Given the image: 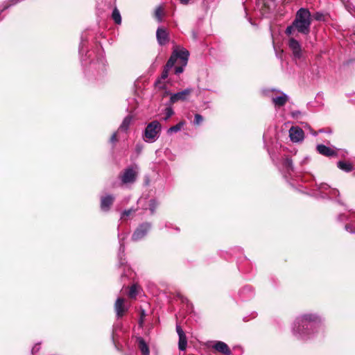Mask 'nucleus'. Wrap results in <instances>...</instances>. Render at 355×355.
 <instances>
[{"instance_id":"obj_42","label":"nucleus","mask_w":355,"mask_h":355,"mask_svg":"<svg viewBox=\"0 0 355 355\" xmlns=\"http://www.w3.org/2000/svg\"><path fill=\"white\" fill-rule=\"evenodd\" d=\"M83 46H84V43L82 41L80 44V47H79V52H80V53H82V52L83 51Z\"/></svg>"},{"instance_id":"obj_15","label":"nucleus","mask_w":355,"mask_h":355,"mask_svg":"<svg viewBox=\"0 0 355 355\" xmlns=\"http://www.w3.org/2000/svg\"><path fill=\"white\" fill-rule=\"evenodd\" d=\"M214 348L224 354L229 355L231 354V351L226 343L222 341H218L214 345Z\"/></svg>"},{"instance_id":"obj_22","label":"nucleus","mask_w":355,"mask_h":355,"mask_svg":"<svg viewBox=\"0 0 355 355\" xmlns=\"http://www.w3.org/2000/svg\"><path fill=\"white\" fill-rule=\"evenodd\" d=\"M119 264L121 266L123 265L124 263L122 261V256L123 255L124 251H125V246L123 243L122 242L121 239H120L119 241Z\"/></svg>"},{"instance_id":"obj_7","label":"nucleus","mask_w":355,"mask_h":355,"mask_svg":"<svg viewBox=\"0 0 355 355\" xmlns=\"http://www.w3.org/2000/svg\"><path fill=\"white\" fill-rule=\"evenodd\" d=\"M193 92V89L191 88H187L181 92L171 94L170 97L169 103L170 105L177 103L178 101H186L189 96Z\"/></svg>"},{"instance_id":"obj_14","label":"nucleus","mask_w":355,"mask_h":355,"mask_svg":"<svg viewBox=\"0 0 355 355\" xmlns=\"http://www.w3.org/2000/svg\"><path fill=\"white\" fill-rule=\"evenodd\" d=\"M114 200V196L110 194L101 197V209L103 211H109L111 205Z\"/></svg>"},{"instance_id":"obj_31","label":"nucleus","mask_w":355,"mask_h":355,"mask_svg":"<svg viewBox=\"0 0 355 355\" xmlns=\"http://www.w3.org/2000/svg\"><path fill=\"white\" fill-rule=\"evenodd\" d=\"M181 64H182V65H181V66L176 67L175 68V74H180V73H182V72H183V71H184V67L185 66H183V62H181Z\"/></svg>"},{"instance_id":"obj_12","label":"nucleus","mask_w":355,"mask_h":355,"mask_svg":"<svg viewBox=\"0 0 355 355\" xmlns=\"http://www.w3.org/2000/svg\"><path fill=\"white\" fill-rule=\"evenodd\" d=\"M316 150L320 155L326 157H334L337 155V152L334 148H329L324 144L317 145Z\"/></svg>"},{"instance_id":"obj_9","label":"nucleus","mask_w":355,"mask_h":355,"mask_svg":"<svg viewBox=\"0 0 355 355\" xmlns=\"http://www.w3.org/2000/svg\"><path fill=\"white\" fill-rule=\"evenodd\" d=\"M271 91H275L279 94V96H270L272 103L275 107L284 106L288 101V96L285 93L277 89H271Z\"/></svg>"},{"instance_id":"obj_20","label":"nucleus","mask_w":355,"mask_h":355,"mask_svg":"<svg viewBox=\"0 0 355 355\" xmlns=\"http://www.w3.org/2000/svg\"><path fill=\"white\" fill-rule=\"evenodd\" d=\"M139 349L144 355H148L149 354L148 347L143 339L139 340Z\"/></svg>"},{"instance_id":"obj_43","label":"nucleus","mask_w":355,"mask_h":355,"mask_svg":"<svg viewBox=\"0 0 355 355\" xmlns=\"http://www.w3.org/2000/svg\"><path fill=\"white\" fill-rule=\"evenodd\" d=\"M346 218H347V217L345 216V214H341V215H339V216H338V219H339L340 220H345V219H346Z\"/></svg>"},{"instance_id":"obj_32","label":"nucleus","mask_w":355,"mask_h":355,"mask_svg":"<svg viewBox=\"0 0 355 355\" xmlns=\"http://www.w3.org/2000/svg\"><path fill=\"white\" fill-rule=\"evenodd\" d=\"M345 230L350 233H355V227H353L352 224H347L345 225Z\"/></svg>"},{"instance_id":"obj_24","label":"nucleus","mask_w":355,"mask_h":355,"mask_svg":"<svg viewBox=\"0 0 355 355\" xmlns=\"http://www.w3.org/2000/svg\"><path fill=\"white\" fill-rule=\"evenodd\" d=\"M164 112H165V115L166 116H165L164 119L165 121H167L174 114V111H173V108L171 106L167 107L165 109Z\"/></svg>"},{"instance_id":"obj_4","label":"nucleus","mask_w":355,"mask_h":355,"mask_svg":"<svg viewBox=\"0 0 355 355\" xmlns=\"http://www.w3.org/2000/svg\"><path fill=\"white\" fill-rule=\"evenodd\" d=\"M189 55V51L184 49L181 50L175 49L172 53L166 65L167 66V68H172L176 62L177 60L180 59L181 62H183V66H186L187 64Z\"/></svg>"},{"instance_id":"obj_13","label":"nucleus","mask_w":355,"mask_h":355,"mask_svg":"<svg viewBox=\"0 0 355 355\" xmlns=\"http://www.w3.org/2000/svg\"><path fill=\"white\" fill-rule=\"evenodd\" d=\"M114 309L116 316L121 318L128 311V308L124 304V299L119 297L116 299L114 304Z\"/></svg>"},{"instance_id":"obj_11","label":"nucleus","mask_w":355,"mask_h":355,"mask_svg":"<svg viewBox=\"0 0 355 355\" xmlns=\"http://www.w3.org/2000/svg\"><path fill=\"white\" fill-rule=\"evenodd\" d=\"M156 37L159 45H165L169 40L168 33L166 30L162 27H159L156 31Z\"/></svg>"},{"instance_id":"obj_23","label":"nucleus","mask_w":355,"mask_h":355,"mask_svg":"<svg viewBox=\"0 0 355 355\" xmlns=\"http://www.w3.org/2000/svg\"><path fill=\"white\" fill-rule=\"evenodd\" d=\"M183 125H184V122H180L178 124H176L175 125L171 127L168 130V132L172 133V132H177L180 131L181 130V128H182Z\"/></svg>"},{"instance_id":"obj_27","label":"nucleus","mask_w":355,"mask_h":355,"mask_svg":"<svg viewBox=\"0 0 355 355\" xmlns=\"http://www.w3.org/2000/svg\"><path fill=\"white\" fill-rule=\"evenodd\" d=\"M171 68H167V66L165 65L164 70L161 74L160 79L164 80L166 79L168 76V71Z\"/></svg>"},{"instance_id":"obj_17","label":"nucleus","mask_w":355,"mask_h":355,"mask_svg":"<svg viewBox=\"0 0 355 355\" xmlns=\"http://www.w3.org/2000/svg\"><path fill=\"white\" fill-rule=\"evenodd\" d=\"M337 166L340 169L345 172H349L353 169L352 164L346 162L340 161L338 162Z\"/></svg>"},{"instance_id":"obj_1","label":"nucleus","mask_w":355,"mask_h":355,"mask_svg":"<svg viewBox=\"0 0 355 355\" xmlns=\"http://www.w3.org/2000/svg\"><path fill=\"white\" fill-rule=\"evenodd\" d=\"M323 321L324 319L315 313L302 314L293 322L292 334L297 340H307L319 333Z\"/></svg>"},{"instance_id":"obj_36","label":"nucleus","mask_w":355,"mask_h":355,"mask_svg":"<svg viewBox=\"0 0 355 355\" xmlns=\"http://www.w3.org/2000/svg\"><path fill=\"white\" fill-rule=\"evenodd\" d=\"M180 3L183 5H188L194 3L195 0H179Z\"/></svg>"},{"instance_id":"obj_25","label":"nucleus","mask_w":355,"mask_h":355,"mask_svg":"<svg viewBox=\"0 0 355 355\" xmlns=\"http://www.w3.org/2000/svg\"><path fill=\"white\" fill-rule=\"evenodd\" d=\"M137 295V288L136 285H132L130 288L128 295L131 298H135Z\"/></svg>"},{"instance_id":"obj_21","label":"nucleus","mask_w":355,"mask_h":355,"mask_svg":"<svg viewBox=\"0 0 355 355\" xmlns=\"http://www.w3.org/2000/svg\"><path fill=\"white\" fill-rule=\"evenodd\" d=\"M112 17L114 22L117 24H121V17L120 12L117 8H114L112 11Z\"/></svg>"},{"instance_id":"obj_19","label":"nucleus","mask_w":355,"mask_h":355,"mask_svg":"<svg viewBox=\"0 0 355 355\" xmlns=\"http://www.w3.org/2000/svg\"><path fill=\"white\" fill-rule=\"evenodd\" d=\"M283 166L288 172L293 171V161L290 157H286L283 162Z\"/></svg>"},{"instance_id":"obj_8","label":"nucleus","mask_w":355,"mask_h":355,"mask_svg":"<svg viewBox=\"0 0 355 355\" xmlns=\"http://www.w3.org/2000/svg\"><path fill=\"white\" fill-rule=\"evenodd\" d=\"M289 137L293 142H301L304 139V131L298 126H292L289 130Z\"/></svg>"},{"instance_id":"obj_10","label":"nucleus","mask_w":355,"mask_h":355,"mask_svg":"<svg viewBox=\"0 0 355 355\" xmlns=\"http://www.w3.org/2000/svg\"><path fill=\"white\" fill-rule=\"evenodd\" d=\"M288 46L293 52L295 58H300L302 57V49L300 42L295 38L291 37L288 40Z\"/></svg>"},{"instance_id":"obj_2","label":"nucleus","mask_w":355,"mask_h":355,"mask_svg":"<svg viewBox=\"0 0 355 355\" xmlns=\"http://www.w3.org/2000/svg\"><path fill=\"white\" fill-rule=\"evenodd\" d=\"M311 24L310 11L306 8H301L297 11L295 19L286 28L285 33L287 35H291L297 31L300 33L308 35L310 33Z\"/></svg>"},{"instance_id":"obj_39","label":"nucleus","mask_w":355,"mask_h":355,"mask_svg":"<svg viewBox=\"0 0 355 355\" xmlns=\"http://www.w3.org/2000/svg\"><path fill=\"white\" fill-rule=\"evenodd\" d=\"M117 141V137H116V132H114L112 134L111 138H110V141L112 143H114Z\"/></svg>"},{"instance_id":"obj_5","label":"nucleus","mask_w":355,"mask_h":355,"mask_svg":"<svg viewBox=\"0 0 355 355\" xmlns=\"http://www.w3.org/2000/svg\"><path fill=\"white\" fill-rule=\"evenodd\" d=\"M137 175V166H130L124 169L120 174L119 179L123 184H132L136 181Z\"/></svg>"},{"instance_id":"obj_28","label":"nucleus","mask_w":355,"mask_h":355,"mask_svg":"<svg viewBox=\"0 0 355 355\" xmlns=\"http://www.w3.org/2000/svg\"><path fill=\"white\" fill-rule=\"evenodd\" d=\"M203 121L202 116L199 114H196L194 116V124L200 125Z\"/></svg>"},{"instance_id":"obj_6","label":"nucleus","mask_w":355,"mask_h":355,"mask_svg":"<svg viewBox=\"0 0 355 355\" xmlns=\"http://www.w3.org/2000/svg\"><path fill=\"white\" fill-rule=\"evenodd\" d=\"M151 228V224L149 223H144L141 224L134 232L132 236V240L138 241L142 239L149 232Z\"/></svg>"},{"instance_id":"obj_30","label":"nucleus","mask_w":355,"mask_h":355,"mask_svg":"<svg viewBox=\"0 0 355 355\" xmlns=\"http://www.w3.org/2000/svg\"><path fill=\"white\" fill-rule=\"evenodd\" d=\"M331 189L330 187L326 183H320L318 185V190L322 192L323 191Z\"/></svg>"},{"instance_id":"obj_34","label":"nucleus","mask_w":355,"mask_h":355,"mask_svg":"<svg viewBox=\"0 0 355 355\" xmlns=\"http://www.w3.org/2000/svg\"><path fill=\"white\" fill-rule=\"evenodd\" d=\"M135 210L132 209H128V210H125L123 211L122 214H121V218H123L125 216H128L131 214V213L132 211H134Z\"/></svg>"},{"instance_id":"obj_26","label":"nucleus","mask_w":355,"mask_h":355,"mask_svg":"<svg viewBox=\"0 0 355 355\" xmlns=\"http://www.w3.org/2000/svg\"><path fill=\"white\" fill-rule=\"evenodd\" d=\"M157 206V203L155 200L152 199L150 200L149 209L150 211L151 214H153L155 213Z\"/></svg>"},{"instance_id":"obj_37","label":"nucleus","mask_w":355,"mask_h":355,"mask_svg":"<svg viewBox=\"0 0 355 355\" xmlns=\"http://www.w3.org/2000/svg\"><path fill=\"white\" fill-rule=\"evenodd\" d=\"M143 150V146L141 144H137L135 146L136 152L139 154Z\"/></svg>"},{"instance_id":"obj_3","label":"nucleus","mask_w":355,"mask_h":355,"mask_svg":"<svg viewBox=\"0 0 355 355\" xmlns=\"http://www.w3.org/2000/svg\"><path fill=\"white\" fill-rule=\"evenodd\" d=\"M161 131V123L157 120L151 121L146 125L142 134L144 141L147 143H154L159 138Z\"/></svg>"},{"instance_id":"obj_44","label":"nucleus","mask_w":355,"mask_h":355,"mask_svg":"<svg viewBox=\"0 0 355 355\" xmlns=\"http://www.w3.org/2000/svg\"><path fill=\"white\" fill-rule=\"evenodd\" d=\"M314 136H316L317 135V132H314L312 133Z\"/></svg>"},{"instance_id":"obj_16","label":"nucleus","mask_w":355,"mask_h":355,"mask_svg":"<svg viewBox=\"0 0 355 355\" xmlns=\"http://www.w3.org/2000/svg\"><path fill=\"white\" fill-rule=\"evenodd\" d=\"M132 117L130 115H128L124 118V119L122 121V123L121 124L119 130L126 132L128 129L129 128V126L132 122Z\"/></svg>"},{"instance_id":"obj_38","label":"nucleus","mask_w":355,"mask_h":355,"mask_svg":"<svg viewBox=\"0 0 355 355\" xmlns=\"http://www.w3.org/2000/svg\"><path fill=\"white\" fill-rule=\"evenodd\" d=\"M338 191L336 189H329V192L328 193V195L329 196H335L336 195L337 193H338Z\"/></svg>"},{"instance_id":"obj_33","label":"nucleus","mask_w":355,"mask_h":355,"mask_svg":"<svg viewBox=\"0 0 355 355\" xmlns=\"http://www.w3.org/2000/svg\"><path fill=\"white\" fill-rule=\"evenodd\" d=\"M40 349V344L39 343L35 344L32 348V350H31L32 354L35 355L37 352H39Z\"/></svg>"},{"instance_id":"obj_45","label":"nucleus","mask_w":355,"mask_h":355,"mask_svg":"<svg viewBox=\"0 0 355 355\" xmlns=\"http://www.w3.org/2000/svg\"><path fill=\"white\" fill-rule=\"evenodd\" d=\"M353 217H354V218H355V214H354V215H353Z\"/></svg>"},{"instance_id":"obj_35","label":"nucleus","mask_w":355,"mask_h":355,"mask_svg":"<svg viewBox=\"0 0 355 355\" xmlns=\"http://www.w3.org/2000/svg\"><path fill=\"white\" fill-rule=\"evenodd\" d=\"M176 331L178 333V336L185 334L182 327L178 324L176 325Z\"/></svg>"},{"instance_id":"obj_29","label":"nucleus","mask_w":355,"mask_h":355,"mask_svg":"<svg viewBox=\"0 0 355 355\" xmlns=\"http://www.w3.org/2000/svg\"><path fill=\"white\" fill-rule=\"evenodd\" d=\"M163 14V10L161 7H158L155 10V17L157 18L159 21H162V15Z\"/></svg>"},{"instance_id":"obj_41","label":"nucleus","mask_w":355,"mask_h":355,"mask_svg":"<svg viewBox=\"0 0 355 355\" xmlns=\"http://www.w3.org/2000/svg\"><path fill=\"white\" fill-rule=\"evenodd\" d=\"M98 62L102 65L103 66L105 64V60H104V58L103 56H101V58H98Z\"/></svg>"},{"instance_id":"obj_18","label":"nucleus","mask_w":355,"mask_h":355,"mask_svg":"<svg viewBox=\"0 0 355 355\" xmlns=\"http://www.w3.org/2000/svg\"><path fill=\"white\" fill-rule=\"evenodd\" d=\"M178 347L180 351H184L187 346L186 335L179 336Z\"/></svg>"},{"instance_id":"obj_40","label":"nucleus","mask_w":355,"mask_h":355,"mask_svg":"<svg viewBox=\"0 0 355 355\" xmlns=\"http://www.w3.org/2000/svg\"><path fill=\"white\" fill-rule=\"evenodd\" d=\"M300 114H301V112L297 111H297H293V112H292V113H291V115H292V116H293V118H297V117H298V116H299V115H300Z\"/></svg>"}]
</instances>
